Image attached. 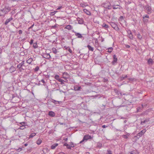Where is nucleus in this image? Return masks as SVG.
Segmentation results:
<instances>
[{
	"label": "nucleus",
	"instance_id": "1",
	"mask_svg": "<svg viewBox=\"0 0 154 154\" xmlns=\"http://www.w3.org/2000/svg\"><path fill=\"white\" fill-rule=\"evenodd\" d=\"M9 8H4L0 10V16H4L6 14L8 13L10 11Z\"/></svg>",
	"mask_w": 154,
	"mask_h": 154
},
{
	"label": "nucleus",
	"instance_id": "2",
	"mask_svg": "<svg viewBox=\"0 0 154 154\" xmlns=\"http://www.w3.org/2000/svg\"><path fill=\"white\" fill-rule=\"evenodd\" d=\"M102 7L108 9H111L112 8V6L111 4L109 2H106L101 5Z\"/></svg>",
	"mask_w": 154,
	"mask_h": 154
},
{
	"label": "nucleus",
	"instance_id": "3",
	"mask_svg": "<svg viewBox=\"0 0 154 154\" xmlns=\"http://www.w3.org/2000/svg\"><path fill=\"white\" fill-rule=\"evenodd\" d=\"M92 138V137L89 135H86L84 136L82 140L80 142V143H82L85 141H87L89 139H91Z\"/></svg>",
	"mask_w": 154,
	"mask_h": 154
},
{
	"label": "nucleus",
	"instance_id": "4",
	"mask_svg": "<svg viewBox=\"0 0 154 154\" xmlns=\"http://www.w3.org/2000/svg\"><path fill=\"white\" fill-rule=\"evenodd\" d=\"M110 25L116 30L118 31L119 30V28L117 25L115 23L113 22H111L110 23Z\"/></svg>",
	"mask_w": 154,
	"mask_h": 154
},
{
	"label": "nucleus",
	"instance_id": "5",
	"mask_svg": "<svg viewBox=\"0 0 154 154\" xmlns=\"http://www.w3.org/2000/svg\"><path fill=\"white\" fill-rule=\"evenodd\" d=\"M127 32L128 33V36L129 38L131 40L133 39L134 37L132 33L131 32V30H128L127 31Z\"/></svg>",
	"mask_w": 154,
	"mask_h": 154
},
{
	"label": "nucleus",
	"instance_id": "6",
	"mask_svg": "<svg viewBox=\"0 0 154 154\" xmlns=\"http://www.w3.org/2000/svg\"><path fill=\"white\" fill-rule=\"evenodd\" d=\"M69 76L67 72H64L63 73L62 76L61 77L64 79H67L69 77Z\"/></svg>",
	"mask_w": 154,
	"mask_h": 154
},
{
	"label": "nucleus",
	"instance_id": "7",
	"mask_svg": "<svg viewBox=\"0 0 154 154\" xmlns=\"http://www.w3.org/2000/svg\"><path fill=\"white\" fill-rule=\"evenodd\" d=\"M13 19V18L12 17H11L7 19L4 23V24L5 25H7L8 23H9Z\"/></svg>",
	"mask_w": 154,
	"mask_h": 154
},
{
	"label": "nucleus",
	"instance_id": "8",
	"mask_svg": "<svg viewBox=\"0 0 154 154\" xmlns=\"http://www.w3.org/2000/svg\"><path fill=\"white\" fill-rule=\"evenodd\" d=\"M117 61V58L116 56L115 55H113V60L112 63L113 64H115L116 63Z\"/></svg>",
	"mask_w": 154,
	"mask_h": 154
},
{
	"label": "nucleus",
	"instance_id": "9",
	"mask_svg": "<svg viewBox=\"0 0 154 154\" xmlns=\"http://www.w3.org/2000/svg\"><path fill=\"white\" fill-rule=\"evenodd\" d=\"M144 8L148 11L150 12L151 10V8L150 6H149L148 5H146L144 7Z\"/></svg>",
	"mask_w": 154,
	"mask_h": 154
},
{
	"label": "nucleus",
	"instance_id": "10",
	"mask_svg": "<svg viewBox=\"0 0 154 154\" xmlns=\"http://www.w3.org/2000/svg\"><path fill=\"white\" fill-rule=\"evenodd\" d=\"M16 70V69L15 67L12 66H11L9 69V71L11 73L15 71Z\"/></svg>",
	"mask_w": 154,
	"mask_h": 154
},
{
	"label": "nucleus",
	"instance_id": "11",
	"mask_svg": "<svg viewBox=\"0 0 154 154\" xmlns=\"http://www.w3.org/2000/svg\"><path fill=\"white\" fill-rule=\"evenodd\" d=\"M75 35L77 36L78 38H83V36L80 33H77L76 32H75Z\"/></svg>",
	"mask_w": 154,
	"mask_h": 154
},
{
	"label": "nucleus",
	"instance_id": "12",
	"mask_svg": "<svg viewBox=\"0 0 154 154\" xmlns=\"http://www.w3.org/2000/svg\"><path fill=\"white\" fill-rule=\"evenodd\" d=\"M48 115L51 117H54L55 116V113L54 112L51 111L49 112Z\"/></svg>",
	"mask_w": 154,
	"mask_h": 154
},
{
	"label": "nucleus",
	"instance_id": "13",
	"mask_svg": "<svg viewBox=\"0 0 154 154\" xmlns=\"http://www.w3.org/2000/svg\"><path fill=\"white\" fill-rule=\"evenodd\" d=\"M127 77V75H122L121 76L120 78V80L121 81H122L123 80L125 79V78H126Z\"/></svg>",
	"mask_w": 154,
	"mask_h": 154
},
{
	"label": "nucleus",
	"instance_id": "14",
	"mask_svg": "<svg viewBox=\"0 0 154 154\" xmlns=\"http://www.w3.org/2000/svg\"><path fill=\"white\" fill-rule=\"evenodd\" d=\"M44 55L45 56L44 57L47 59H50L51 57L50 55L48 53L45 54Z\"/></svg>",
	"mask_w": 154,
	"mask_h": 154
},
{
	"label": "nucleus",
	"instance_id": "15",
	"mask_svg": "<svg viewBox=\"0 0 154 154\" xmlns=\"http://www.w3.org/2000/svg\"><path fill=\"white\" fill-rule=\"evenodd\" d=\"M58 145V144L57 143H54L51 146V148L52 149H54Z\"/></svg>",
	"mask_w": 154,
	"mask_h": 154
},
{
	"label": "nucleus",
	"instance_id": "16",
	"mask_svg": "<svg viewBox=\"0 0 154 154\" xmlns=\"http://www.w3.org/2000/svg\"><path fill=\"white\" fill-rule=\"evenodd\" d=\"M87 47L88 48L89 51H94L93 47H91L90 45H88L87 46Z\"/></svg>",
	"mask_w": 154,
	"mask_h": 154
},
{
	"label": "nucleus",
	"instance_id": "17",
	"mask_svg": "<svg viewBox=\"0 0 154 154\" xmlns=\"http://www.w3.org/2000/svg\"><path fill=\"white\" fill-rule=\"evenodd\" d=\"M81 88V86L78 87L77 86H75L74 87V90L75 91H79Z\"/></svg>",
	"mask_w": 154,
	"mask_h": 154
},
{
	"label": "nucleus",
	"instance_id": "18",
	"mask_svg": "<svg viewBox=\"0 0 154 154\" xmlns=\"http://www.w3.org/2000/svg\"><path fill=\"white\" fill-rule=\"evenodd\" d=\"M152 63L153 60L151 58H150L149 60H148L147 63L148 64L152 65Z\"/></svg>",
	"mask_w": 154,
	"mask_h": 154
},
{
	"label": "nucleus",
	"instance_id": "19",
	"mask_svg": "<svg viewBox=\"0 0 154 154\" xmlns=\"http://www.w3.org/2000/svg\"><path fill=\"white\" fill-rule=\"evenodd\" d=\"M65 28L67 29L68 30H70L72 29V27L71 25H67L66 26Z\"/></svg>",
	"mask_w": 154,
	"mask_h": 154
},
{
	"label": "nucleus",
	"instance_id": "20",
	"mask_svg": "<svg viewBox=\"0 0 154 154\" xmlns=\"http://www.w3.org/2000/svg\"><path fill=\"white\" fill-rule=\"evenodd\" d=\"M23 66L21 63H19L18 64L17 66V68H18V69H24L22 68V67Z\"/></svg>",
	"mask_w": 154,
	"mask_h": 154
},
{
	"label": "nucleus",
	"instance_id": "21",
	"mask_svg": "<svg viewBox=\"0 0 154 154\" xmlns=\"http://www.w3.org/2000/svg\"><path fill=\"white\" fill-rule=\"evenodd\" d=\"M84 12L88 15L91 14V13L90 11H88L86 9H85L83 10Z\"/></svg>",
	"mask_w": 154,
	"mask_h": 154
},
{
	"label": "nucleus",
	"instance_id": "22",
	"mask_svg": "<svg viewBox=\"0 0 154 154\" xmlns=\"http://www.w3.org/2000/svg\"><path fill=\"white\" fill-rule=\"evenodd\" d=\"M32 60H33L32 58H30L27 60L26 62L29 64H30Z\"/></svg>",
	"mask_w": 154,
	"mask_h": 154
},
{
	"label": "nucleus",
	"instance_id": "23",
	"mask_svg": "<svg viewBox=\"0 0 154 154\" xmlns=\"http://www.w3.org/2000/svg\"><path fill=\"white\" fill-rule=\"evenodd\" d=\"M43 153L44 154L46 153L48 151V149L46 148H44L42 150Z\"/></svg>",
	"mask_w": 154,
	"mask_h": 154
},
{
	"label": "nucleus",
	"instance_id": "24",
	"mask_svg": "<svg viewBox=\"0 0 154 154\" xmlns=\"http://www.w3.org/2000/svg\"><path fill=\"white\" fill-rule=\"evenodd\" d=\"M54 78L56 80H57L59 81L61 79L60 78L59 76L58 75H56L55 76Z\"/></svg>",
	"mask_w": 154,
	"mask_h": 154
},
{
	"label": "nucleus",
	"instance_id": "25",
	"mask_svg": "<svg viewBox=\"0 0 154 154\" xmlns=\"http://www.w3.org/2000/svg\"><path fill=\"white\" fill-rule=\"evenodd\" d=\"M142 134L140 132L137 134L136 136H135L134 137H137V138L139 139L140 137L142 136Z\"/></svg>",
	"mask_w": 154,
	"mask_h": 154
},
{
	"label": "nucleus",
	"instance_id": "26",
	"mask_svg": "<svg viewBox=\"0 0 154 154\" xmlns=\"http://www.w3.org/2000/svg\"><path fill=\"white\" fill-rule=\"evenodd\" d=\"M106 154H113L112 153V152L111 151L110 149H108L107 150L106 153Z\"/></svg>",
	"mask_w": 154,
	"mask_h": 154
},
{
	"label": "nucleus",
	"instance_id": "27",
	"mask_svg": "<svg viewBox=\"0 0 154 154\" xmlns=\"http://www.w3.org/2000/svg\"><path fill=\"white\" fill-rule=\"evenodd\" d=\"M42 142V141L40 139H38L36 142L37 144L39 145H40Z\"/></svg>",
	"mask_w": 154,
	"mask_h": 154
},
{
	"label": "nucleus",
	"instance_id": "28",
	"mask_svg": "<svg viewBox=\"0 0 154 154\" xmlns=\"http://www.w3.org/2000/svg\"><path fill=\"white\" fill-rule=\"evenodd\" d=\"M63 145L64 146H66L67 147V148L68 149H70V145H69L68 144H67V143H65Z\"/></svg>",
	"mask_w": 154,
	"mask_h": 154
},
{
	"label": "nucleus",
	"instance_id": "29",
	"mask_svg": "<svg viewBox=\"0 0 154 154\" xmlns=\"http://www.w3.org/2000/svg\"><path fill=\"white\" fill-rule=\"evenodd\" d=\"M149 120L146 119L143 121H141V124L143 125L144 123L148 122H149Z\"/></svg>",
	"mask_w": 154,
	"mask_h": 154
},
{
	"label": "nucleus",
	"instance_id": "30",
	"mask_svg": "<svg viewBox=\"0 0 154 154\" xmlns=\"http://www.w3.org/2000/svg\"><path fill=\"white\" fill-rule=\"evenodd\" d=\"M33 47L34 48H38V46L37 45V43L36 42L33 43Z\"/></svg>",
	"mask_w": 154,
	"mask_h": 154
},
{
	"label": "nucleus",
	"instance_id": "31",
	"mask_svg": "<svg viewBox=\"0 0 154 154\" xmlns=\"http://www.w3.org/2000/svg\"><path fill=\"white\" fill-rule=\"evenodd\" d=\"M52 51H53V52L55 54H56L57 53V50L55 48H53L52 49Z\"/></svg>",
	"mask_w": 154,
	"mask_h": 154
},
{
	"label": "nucleus",
	"instance_id": "32",
	"mask_svg": "<svg viewBox=\"0 0 154 154\" xmlns=\"http://www.w3.org/2000/svg\"><path fill=\"white\" fill-rule=\"evenodd\" d=\"M36 133H33L31 134L29 136V138H32L34 136H35L36 135Z\"/></svg>",
	"mask_w": 154,
	"mask_h": 154
},
{
	"label": "nucleus",
	"instance_id": "33",
	"mask_svg": "<svg viewBox=\"0 0 154 154\" xmlns=\"http://www.w3.org/2000/svg\"><path fill=\"white\" fill-rule=\"evenodd\" d=\"M79 23L80 24H82L84 23V21L80 19L79 20H78Z\"/></svg>",
	"mask_w": 154,
	"mask_h": 154
},
{
	"label": "nucleus",
	"instance_id": "34",
	"mask_svg": "<svg viewBox=\"0 0 154 154\" xmlns=\"http://www.w3.org/2000/svg\"><path fill=\"white\" fill-rule=\"evenodd\" d=\"M137 37L140 40H141L142 38L141 35L139 33L137 34Z\"/></svg>",
	"mask_w": 154,
	"mask_h": 154
},
{
	"label": "nucleus",
	"instance_id": "35",
	"mask_svg": "<svg viewBox=\"0 0 154 154\" xmlns=\"http://www.w3.org/2000/svg\"><path fill=\"white\" fill-rule=\"evenodd\" d=\"M62 87L64 89V90H66L67 89V86L65 85H63Z\"/></svg>",
	"mask_w": 154,
	"mask_h": 154
},
{
	"label": "nucleus",
	"instance_id": "36",
	"mask_svg": "<svg viewBox=\"0 0 154 154\" xmlns=\"http://www.w3.org/2000/svg\"><path fill=\"white\" fill-rule=\"evenodd\" d=\"M113 48L112 47L109 48H108V51L109 52L111 53L112 51Z\"/></svg>",
	"mask_w": 154,
	"mask_h": 154
},
{
	"label": "nucleus",
	"instance_id": "37",
	"mask_svg": "<svg viewBox=\"0 0 154 154\" xmlns=\"http://www.w3.org/2000/svg\"><path fill=\"white\" fill-rule=\"evenodd\" d=\"M102 26L103 27H104L106 28H108L109 27V26L108 25L106 24L105 23H103L102 25Z\"/></svg>",
	"mask_w": 154,
	"mask_h": 154
},
{
	"label": "nucleus",
	"instance_id": "38",
	"mask_svg": "<svg viewBox=\"0 0 154 154\" xmlns=\"http://www.w3.org/2000/svg\"><path fill=\"white\" fill-rule=\"evenodd\" d=\"M146 131L145 129H143L141 131H140V132L142 134V135H143L145 133Z\"/></svg>",
	"mask_w": 154,
	"mask_h": 154
},
{
	"label": "nucleus",
	"instance_id": "39",
	"mask_svg": "<svg viewBox=\"0 0 154 154\" xmlns=\"http://www.w3.org/2000/svg\"><path fill=\"white\" fill-rule=\"evenodd\" d=\"M146 131L145 129H143L141 131H140V132L142 134V135H143L145 133Z\"/></svg>",
	"mask_w": 154,
	"mask_h": 154
},
{
	"label": "nucleus",
	"instance_id": "40",
	"mask_svg": "<svg viewBox=\"0 0 154 154\" xmlns=\"http://www.w3.org/2000/svg\"><path fill=\"white\" fill-rule=\"evenodd\" d=\"M21 126H25L26 123L25 122H22L20 123Z\"/></svg>",
	"mask_w": 154,
	"mask_h": 154
},
{
	"label": "nucleus",
	"instance_id": "41",
	"mask_svg": "<svg viewBox=\"0 0 154 154\" xmlns=\"http://www.w3.org/2000/svg\"><path fill=\"white\" fill-rule=\"evenodd\" d=\"M60 82V84L61 85H64V80L63 79H61L60 81H59Z\"/></svg>",
	"mask_w": 154,
	"mask_h": 154
},
{
	"label": "nucleus",
	"instance_id": "42",
	"mask_svg": "<svg viewBox=\"0 0 154 154\" xmlns=\"http://www.w3.org/2000/svg\"><path fill=\"white\" fill-rule=\"evenodd\" d=\"M118 5H113L112 6V8L113 9H116L118 8Z\"/></svg>",
	"mask_w": 154,
	"mask_h": 154
},
{
	"label": "nucleus",
	"instance_id": "43",
	"mask_svg": "<svg viewBox=\"0 0 154 154\" xmlns=\"http://www.w3.org/2000/svg\"><path fill=\"white\" fill-rule=\"evenodd\" d=\"M39 69V67L38 66H36L35 69V72L37 71Z\"/></svg>",
	"mask_w": 154,
	"mask_h": 154
},
{
	"label": "nucleus",
	"instance_id": "44",
	"mask_svg": "<svg viewBox=\"0 0 154 154\" xmlns=\"http://www.w3.org/2000/svg\"><path fill=\"white\" fill-rule=\"evenodd\" d=\"M25 126H21L20 127L19 129L21 130H23L25 128Z\"/></svg>",
	"mask_w": 154,
	"mask_h": 154
},
{
	"label": "nucleus",
	"instance_id": "45",
	"mask_svg": "<svg viewBox=\"0 0 154 154\" xmlns=\"http://www.w3.org/2000/svg\"><path fill=\"white\" fill-rule=\"evenodd\" d=\"M143 20L145 22H146L148 21V19H146V18L143 17Z\"/></svg>",
	"mask_w": 154,
	"mask_h": 154
},
{
	"label": "nucleus",
	"instance_id": "46",
	"mask_svg": "<svg viewBox=\"0 0 154 154\" xmlns=\"http://www.w3.org/2000/svg\"><path fill=\"white\" fill-rule=\"evenodd\" d=\"M33 40L32 39H31L30 40V42H29V43L30 45H31L33 43Z\"/></svg>",
	"mask_w": 154,
	"mask_h": 154
},
{
	"label": "nucleus",
	"instance_id": "47",
	"mask_svg": "<svg viewBox=\"0 0 154 154\" xmlns=\"http://www.w3.org/2000/svg\"><path fill=\"white\" fill-rule=\"evenodd\" d=\"M52 100V102H53V103H57V102H58V101H57L55 100Z\"/></svg>",
	"mask_w": 154,
	"mask_h": 154
},
{
	"label": "nucleus",
	"instance_id": "48",
	"mask_svg": "<svg viewBox=\"0 0 154 154\" xmlns=\"http://www.w3.org/2000/svg\"><path fill=\"white\" fill-rule=\"evenodd\" d=\"M122 137L124 138H125V139H127L128 138V136L126 135H123L122 136Z\"/></svg>",
	"mask_w": 154,
	"mask_h": 154
},
{
	"label": "nucleus",
	"instance_id": "49",
	"mask_svg": "<svg viewBox=\"0 0 154 154\" xmlns=\"http://www.w3.org/2000/svg\"><path fill=\"white\" fill-rule=\"evenodd\" d=\"M135 153V151H131L130 152V154H134Z\"/></svg>",
	"mask_w": 154,
	"mask_h": 154
},
{
	"label": "nucleus",
	"instance_id": "50",
	"mask_svg": "<svg viewBox=\"0 0 154 154\" xmlns=\"http://www.w3.org/2000/svg\"><path fill=\"white\" fill-rule=\"evenodd\" d=\"M71 143V145H70V149H71V147H74V146L73 145V143Z\"/></svg>",
	"mask_w": 154,
	"mask_h": 154
},
{
	"label": "nucleus",
	"instance_id": "51",
	"mask_svg": "<svg viewBox=\"0 0 154 154\" xmlns=\"http://www.w3.org/2000/svg\"><path fill=\"white\" fill-rule=\"evenodd\" d=\"M18 32L19 34L20 35V34H22V31L21 30H20L18 31Z\"/></svg>",
	"mask_w": 154,
	"mask_h": 154
},
{
	"label": "nucleus",
	"instance_id": "52",
	"mask_svg": "<svg viewBox=\"0 0 154 154\" xmlns=\"http://www.w3.org/2000/svg\"><path fill=\"white\" fill-rule=\"evenodd\" d=\"M62 8V6H59L57 8V10H59L61 8Z\"/></svg>",
	"mask_w": 154,
	"mask_h": 154
},
{
	"label": "nucleus",
	"instance_id": "53",
	"mask_svg": "<svg viewBox=\"0 0 154 154\" xmlns=\"http://www.w3.org/2000/svg\"><path fill=\"white\" fill-rule=\"evenodd\" d=\"M57 25H55L54 26H52V27L54 28V29H55V28L56 27H57Z\"/></svg>",
	"mask_w": 154,
	"mask_h": 154
},
{
	"label": "nucleus",
	"instance_id": "54",
	"mask_svg": "<svg viewBox=\"0 0 154 154\" xmlns=\"http://www.w3.org/2000/svg\"><path fill=\"white\" fill-rule=\"evenodd\" d=\"M125 47L128 48H129L130 47V46H129V45H125Z\"/></svg>",
	"mask_w": 154,
	"mask_h": 154
},
{
	"label": "nucleus",
	"instance_id": "55",
	"mask_svg": "<svg viewBox=\"0 0 154 154\" xmlns=\"http://www.w3.org/2000/svg\"><path fill=\"white\" fill-rule=\"evenodd\" d=\"M149 16L147 15H146L145 16H144L143 17L145 18H149Z\"/></svg>",
	"mask_w": 154,
	"mask_h": 154
},
{
	"label": "nucleus",
	"instance_id": "56",
	"mask_svg": "<svg viewBox=\"0 0 154 154\" xmlns=\"http://www.w3.org/2000/svg\"><path fill=\"white\" fill-rule=\"evenodd\" d=\"M108 126L105 125H103L102 126V127L103 128H105L107 127Z\"/></svg>",
	"mask_w": 154,
	"mask_h": 154
},
{
	"label": "nucleus",
	"instance_id": "57",
	"mask_svg": "<svg viewBox=\"0 0 154 154\" xmlns=\"http://www.w3.org/2000/svg\"><path fill=\"white\" fill-rule=\"evenodd\" d=\"M108 81V79H103V82H106Z\"/></svg>",
	"mask_w": 154,
	"mask_h": 154
},
{
	"label": "nucleus",
	"instance_id": "58",
	"mask_svg": "<svg viewBox=\"0 0 154 154\" xmlns=\"http://www.w3.org/2000/svg\"><path fill=\"white\" fill-rule=\"evenodd\" d=\"M64 80V82H68V80L67 79H65V80Z\"/></svg>",
	"mask_w": 154,
	"mask_h": 154
},
{
	"label": "nucleus",
	"instance_id": "59",
	"mask_svg": "<svg viewBox=\"0 0 154 154\" xmlns=\"http://www.w3.org/2000/svg\"><path fill=\"white\" fill-rule=\"evenodd\" d=\"M41 82H42V83H43L44 84L45 83V81L43 79H42L41 80Z\"/></svg>",
	"mask_w": 154,
	"mask_h": 154
},
{
	"label": "nucleus",
	"instance_id": "60",
	"mask_svg": "<svg viewBox=\"0 0 154 154\" xmlns=\"http://www.w3.org/2000/svg\"><path fill=\"white\" fill-rule=\"evenodd\" d=\"M120 94H121V96H122L123 95H126L125 94V93H120Z\"/></svg>",
	"mask_w": 154,
	"mask_h": 154
},
{
	"label": "nucleus",
	"instance_id": "61",
	"mask_svg": "<svg viewBox=\"0 0 154 154\" xmlns=\"http://www.w3.org/2000/svg\"><path fill=\"white\" fill-rule=\"evenodd\" d=\"M18 150H19V151H21L22 150V148H19L18 149Z\"/></svg>",
	"mask_w": 154,
	"mask_h": 154
},
{
	"label": "nucleus",
	"instance_id": "62",
	"mask_svg": "<svg viewBox=\"0 0 154 154\" xmlns=\"http://www.w3.org/2000/svg\"><path fill=\"white\" fill-rule=\"evenodd\" d=\"M21 63L23 65H24V60H23V61Z\"/></svg>",
	"mask_w": 154,
	"mask_h": 154
},
{
	"label": "nucleus",
	"instance_id": "63",
	"mask_svg": "<svg viewBox=\"0 0 154 154\" xmlns=\"http://www.w3.org/2000/svg\"><path fill=\"white\" fill-rule=\"evenodd\" d=\"M64 140H65V141H67L68 140V138H64Z\"/></svg>",
	"mask_w": 154,
	"mask_h": 154
},
{
	"label": "nucleus",
	"instance_id": "64",
	"mask_svg": "<svg viewBox=\"0 0 154 154\" xmlns=\"http://www.w3.org/2000/svg\"><path fill=\"white\" fill-rule=\"evenodd\" d=\"M85 154H90V153L88 152H86Z\"/></svg>",
	"mask_w": 154,
	"mask_h": 154
}]
</instances>
